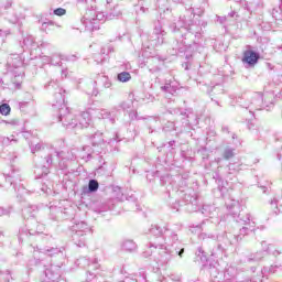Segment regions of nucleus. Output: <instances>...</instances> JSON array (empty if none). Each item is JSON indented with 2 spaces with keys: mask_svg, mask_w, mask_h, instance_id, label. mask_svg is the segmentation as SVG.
I'll return each mask as SVG.
<instances>
[{
  "mask_svg": "<svg viewBox=\"0 0 282 282\" xmlns=\"http://www.w3.org/2000/svg\"><path fill=\"white\" fill-rule=\"evenodd\" d=\"M163 129H164V131H169V129H166V127H164Z\"/></svg>",
  "mask_w": 282,
  "mask_h": 282,
  "instance_id": "nucleus-55",
  "label": "nucleus"
},
{
  "mask_svg": "<svg viewBox=\"0 0 282 282\" xmlns=\"http://www.w3.org/2000/svg\"><path fill=\"white\" fill-rule=\"evenodd\" d=\"M31 153H36L43 149V144L36 143L34 145L30 144Z\"/></svg>",
  "mask_w": 282,
  "mask_h": 282,
  "instance_id": "nucleus-34",
  "label": "nucleus"
},
{
  "mask_svg": "<svg viewBox=\"0 0 282 282\" xmlns=\"http://www.w3.org/2000/svg\"><path fill=\"white\" fill-rule=\"evenodd\" d=\"M261 55L252 50V46L247 45L246 50L242 53V63L247 67H254L259 63Z\"/></svg>",
  "mask_w": 282,
  "mask_h": 282,
  "instance_id": "nucleus-6",
  "label": "nucleus"
},
{
  "mask_svg": "<svg viewBox=\"0 0 282 282\" xmlns=\"http://www.w3.org/2000/svg\"><path fill=\"white\" fill-rule=\"evenodd\" d=\"M109 52H113V46H108Z\"/></svg>",
  "mask_w": 282,
  "mask_h": 282,
  "instance_id": "nucleus-52",
  "label": "nucleus"
},
{
  "mask_svg": "<svg viewBox=\"0 0 282 282\" xmlns=\"http://www.w3.org/2000/svg\"><path fill=\"white\" fill-rule=\"evenodd\" d=\"M9 182H10V184H12V181L9 180Z\"/></svg>",
  "mask_w": 282,
  "mask_h": 282,
  "instance_id": "nucleus-61",
  "label": "nucleus"
},
{
  "mask_svg": "<svg viewBox=\"0 0 282 282\" xmlns=\"http://www.w3.org/2000/svg\"><path fill=\"white\" fill-rule=\"evenodd\" d=\"M121 108L127 109V102H122Z\"/></svg>",
  "mask_w": 282,
  "mask_h": 282,
  "instance_id": "nucleus-49",
  "label": "nucleus"
},
{
  "mask_svg": "<svg viewBox=\"0 0 282 282\" xmlns=\"http://www.w3.org/2000/svg\"><path fill=\"white\" fill-rule=\"evenodd\" d=\"M152 248L155 249V247H151V242H149L148 245V249H145L142 253V257H144V259H149V257H151V254H153V250Z\"/></svg>",
  "mask_w": 282,
  "mask_h": 282,
  "instance_id": "nucleus-31",
  "label": "nucleus"
},
{
  "mask_svg": "<svg viewBox=\"0 0 282 282\" xmlns=\"http://www.w3.org/2000/svg\"><path fill=\"white\" fill-rule=\"evenodd\" d=\"M272 102H268L267 98H263V94L256 93L251 99V109L261 111V109H268Z\"/></svg>",
  "mask_w": 282,
  "mask_h": 282,
  "instance_id": "nucleus-8",
  "label": "nucleus"
},
{
  "mask_svg": "<svg viewBox=\"0 0 282 282\" xmlns=\"http://www.w3.org/2000/svg\"><path fill=\"white\" fill-rule=\"evenodd\" d=\"M0 14H2L9 23L17 24L19 21V15H17V12L12 9V0H0Z\"/></svg>",
  "mask_w": 282,
  "mask_h": 282,
  "instance_id": "nucleus-5",
  "label": "nucleus"
},
{
  "mask_svg": "<svg viewBox=\"0 0 282 282\" xmlns=\"http://www.w3.org/2000/svg\"><path fill=\"white\" fill-rule=\"evenodd\" d=\"M99 186L100 185L98 184V181L90 180L88 183V193H96V191H98Z\"/></svg>",
  "mask_w": 282,
  "mask_h": 282,
  "instance_id": "nucleus-25",
  "label": "nucleus"
},
{
  "mask_svg": "<svg viewBox=\"0 0 282 282\" xmlns=\"http://www.w3.org/2000/svg\"><path fill=\"white\" fill-rule=\"evenodd\" d=\"M94 116H96V118H99V120H110V122H116V119L111 118V112L101 109V110H94L93 111Z\"/></svg>",
  "mask_w": 282,
  "mask_h": 282,
  "instance_id": "nucleus-15",
  "label": "nucleus"
},
{
  "mask_svg": "<svg viewBox=\"0 0 282 282\" xmlns=\"http://www.w3.org/2000/svg\"><path fill=\"white\" fill-rule=\"evenodd\" d=\"M93 265H95L96 269L99 268V264H98V260H97V259H95V260L93 261Z\"/></svg>",
  "mask_w": 282,
  "mask_h": 282,
  "instance_id": "nucleus-47",
  "label": "nucleus"
},
{
  "mask_svg": "<svg viewBox=\"0 0 282 282\" xmlns=\"http://www.w3.org/2000/svg\"><path fill=\"white\" fill-rule=\"evenodd\" d=\"M8 64L11 65V67H21L23 65V62H21V57L19 55H14V58L9 57Z\"/></svg>",
  "mask_w": 282,
  "mask_h": 282,
  "instance_id": "nucleus-20",
  "label": "nucleus"
},
{
  "mask_svg": "<svg viewBox=\"0 0 282 282\" xmlns=\"http://www.w3.org/2000/svg\"><path fill=\"white\" fill-rule=\"evenodd\" d=\"M118 80L120 83H129V80H131V74L129 72L119 73Z\"/></svg>",
  "mask_w": 282,
  "mask_h": 282,
  "instance_id": "nucleus-24",
  "label": "nucleus"
},
{
  "mask_svg": "<svg viewBox=\"0 0 282 282\" xmlns=\"http://www.w3.org/2000/svg\"><path fill=\"white\" fill-rule=\"evenodd\" d=\"M164 34H166V32L162 30V26L156 25L154 28V35L152 36L151 45H154V46L162 45V43H164Z\"/></svg>",
  "mask_w": 282,
  "mask_h": 282,
  "instance_id": "nucleus-11",
  "label": "nucleus"
},
{
  "mask_svg": "<svg viewBox=\"0 0 282 282\" xmlns=\"http://www.w3.org/2000/svg\"><path fill=\"white\" fill-rule=\"evenodd\" d=\"M62 77L63 78H67V69H63L62 70Z\"/></svg>",
  "mask_w": 282,
  "mask_h": 282,
  "instance_id": "nucleus-46",
  "label": "nucleus"
},
{
  "mask_svg": "<svg viewBox=\"0 0 282 282\" xmlns=\"http://www.w3.org/2000/svg\"><path fill=\"white\" fill-rule=\"evenodd\" d=\"M120 14H122L120 8L118 6H115L113 9H110V12L107 13L106 19H109V21H111L112 19H118Z\"/></svg>",
  "mask_w": 282,
  "mask_h": 282,
  "instance_id": "nucleus-19",
  "label": "nucleus"
},
{
  "mask_svg": "<svg viewBox=\"0 0 282 282\" xmlns=\"http://www.w3.org/2000/svg\"><path fill=\"white\" fill-rule=\"evenodd\" d=\"M25 213H30V208L24 209L23 215H25Z\"/></svg>",
  "mask_w": 282,
  "mask_h": 282,
  "instance_id": "nucleus-50",
  "label": "nucleus"
},
{
  "mask_svg": "<svg viewBox=\"0 0 282 282\" xmlns=\"http://www.w3.org/2000/svg\"><path fill=\"white\" fill-rule=\"evenodd\" d=\"M77 265H79V268H89V265H91V262L89 261V259L84 257L77 259Z\"/></svg>",
  "mask_w": 282,
  "mask_h": 282,
  "instance_id": "nucleus-26",
  "label": "nucleus"
},
{
  "mask_svg": "<svg viewBox=\"0 0 282 282\" xmlns=\"http://www.w3.org/2000/svg\"><path fill=\"white\" fill-rule=\"evenodd\" d=\"M184 200H185L187 204H197V196L191 195V194L186 193V194L184 195Z\"/></svg>",
  "mask_w": 282,
  "mask_h": 282,
  "instance_id": "nucleus-30",
  "label": "nucleus"
},
{
  "mask_svg": "<svg viewBox=\"0 0 282 282\" xmlns=\"http://www.w3.org/2000/svg\"><path fill=\"white\" fill-rule=\"evenodd\" d=\"M17 87H21V84H17Z\"/></svg>",
  "mask_w": 282,
  "mask_h": 282,
  "instance_id": "nucleus-57",
  "label": "nucleus"
},
{
  "mask_svg": "<svg viewBox=\"0 0 282 282\" xmlns=\"http://www.w3.org/2000/svg\"><path fill=\"white\" fill-rule=\"evenodd\" d=\"M95 96H98V93H93Z\"/></svg>",
  "mask_w": 282,
  "mask_h": 282,
  "instance_id": "nucleus-58",
  "label": "nucleus"
},
{
  "mask_svg": "<svg viewBox=\"0 0 282 282\" xmlns=\"http://www.w3.org/2000/svg\"><path fill=\"white\" fill-rule=\"evenodd\" d=\"M256 261H259V258H256Z\"/></svg>",
  "mask_w": 282,
  "mask_h": 282,
  "instance_id": "nucleus-60",
  "label": "nucleus"
},
{
  "mask_svg": "<svg viewBox=\"0 0 282 282\" xmlns=\"http://www.w3.org/2000/svg\"><path fill=\"white\" fill-rule=\"evenodd\" d=\"M91 115H94V109L89 108L87 111L82 112L77 119V126L82 127V129L87 128L91 124Z\"/></svg>",
  "mask_w": 282,
  "mask_h": 282,
  "instance_id": "nucleus-10",
  "label": "nucleus"
},
{
  "mask_svg": "<svg viewBox=\"0 0 282 282\" xmlns=\"http://www.w3.org/2000/svg\"><path fill=\"white\" fill-rule=\"evenodd\" d=\"M167 127H170V129H173V131L175 130V123L173 122H167Z\"/></svg>",
  "mask_w": 282,
  "mask_h": 282,
  "instance_id": "nucleus-45",
  "label": "nucleus"
},
{
  "mask_svg": "<svg viewBox=\"0 0 282 282\" xmlns=\"http://www.w3.org/2000/svg\"><path fill=\"white\" fill-rule=\"evenodd\" d=\"M141 10L144 12V7H141Z\"/></svg>",
  "mask_w": 282,
  "mask_h": 282,
  "instance_id": "nucleus-56",
  "label": "nucleus"
},
{
  "mask_svg": "<svg viewBox=\"0 0 282 282\" xmlns=\"http://www.w3.org/2000/svg\"><path fill=\"white\" fill-rule=\"evenodd\" d=\"M161 90L164 91L165 94H175V87L171 86V84H165L164 86L161 87Z\"/></svg>",
  "mask_w": 282,
  "mask_h": 282,
  "instance_id": "nucleus-29",
  "label": "nucleus"
},
{
  "mask_svg": "<svg viewBox=\"0 0 282 282\" xmlns=\"http://www.w3.org/2000/svg\"><path fill=\"white\" fill-rule=\"evenodd\" d=\"M268 252H272L274 256L281 254V251H279V250H274V251H273V250H272V246L268 248Z\"/></svg>",
  "mask_w": 282,
  "mask_h": 282,
  "instance_id": "nucleus-42",
  "label": "nucleus"
},
{
  "mask_svg": "<svg viewBox=\"0 0 282 282\" xmlns=\"http://www.w3.org/2000/svg\"><path fill=\"white\" fill-rule=\"evenodd\" d=\"M104 87L105 89L111 88V80H109L107 77H104Z\"/></svg>",
  "mask_w": 282,
  "mask_h": 282,
  "instance_id": "nucleus-38",
  "label": "nucleus"
},
{
  "mask_svg": "<svg viewBox=\"0 0 282 282\" xmlns=\"http://www.w3.org/2000/svg\"><path fill=\"white\" fill-rule=\"evenodd\" d=\"M55 154L58 160H62V162H69V160H74L75 158L74 153L70 151H56Z\"/></svg>",
  "mask_w": 282,
  "mask_h": 282,
  "instance_id": "nucleus-16",
  "label": "nucleus"
},
{
  "mask_svg": "<svg viewBox=\"0 0 282 282\" xmlns=\"http://www.w3.org/2000/svg\"><path fill=\"white\" fill-rule=\"evenodd\" d=\"M196 257L205 263V261H208V252L204 251V248L199 247L196 251Z\"/></svg>",
  "mask_w": 282,
  "mask_h": 282,
  "instance_id": "nucleus-22",
  "label": "nucleus"
},
{
  "mask_svg": "<svg viewBox=\"0 0 282 282\" xmlns=\"http://www.w3.org/2000/svg\"><path fill=\"white\" fill-rule=\"evenodd\" d=\"M55 98L57 99L56 104H53L54 109L58 111V122H62L64 127H70V129H74L78 126V119L74 117L69 112V108H67V105H65V97L62 93L55 94Z\"/></svg>",
  "mask_w": 282,
  "mask_h": 282,
  "instance_id": "nucleus-2",
  "label": "nucleus"
},
{
  "mask_svg": "<svg viewBox=\"0 0 282 282\" xmlns=\"http://www.w3.org/2000/svg\"><path fill=\"white\" fill-rule=\"evenodd\" d=\"M63 250H65L64 248H47V249H44L43 253L44 254H47L48 257H54L55 254H61V252H63Z\"/></svg>",
  "mask_w": 282,
  "mask_h": 282,
  "instance_id": "nucleus-21",
  "label": "nucleus"
},
{
  "mask_svg": "<svg viewBox=\"0 0 282 282\" xmlns=\"http://www.w3.org/2000/svg\"><path fill=\"white\" fill-rule=\"evenodd\" d=\"M99 276H100V274H97V275H96V279H98Z\"/></svg>",
  "mask_w": 282,
  "mask_h": 282,
  "instance_id": "nucleus-59",
  "label": "nucleus"
},
{
  "mask_svg": "<svg viewBox=\"0 0 282 282\" xmlns=\"http://www.w3.org/2000/svg\"><path fill=\"white\" fill-rule=\"evenodd\" d=\"M187 31L189 34H195V36H199V34H202V26L197 24H192L188 26Z\"/></svg>",
  "mask_w": 282,
  "mask_h": 282,
  "instance_id": "nucleus-23",
  "label": "nucleus"
},
{
  "mask_svg": "<svg viewBox=\"0 0 282 282\" xmlns=\"http://www.w3.org/2000/svg\"><path fill=\"white\" fill-rule=\"evenodd\" d=\"M134 118H135V120H147L145 124L149 127L150 133H153V129H151V127H153V124H155L158 122V120H155V118L150 117L147 119V118L138 117V112H134Z\"/></svg>",
  "mask_w": 282,
  "mask_h": 282,
  "instance_id": "nucleus-18",
  "label": "nucleus"
},
{
  "mask_svg": "<svg viewBox=\"0 0 282 282\" xmlns=\"http://www.w3.org/2000/svg\"><path fill=\"white\" fill-rule=\"evenodd\" d=\"M53 12L56 17H65V14H67V10L64 8H57Z\"/></svg>",
  "mask_w": 282,
  "mask_h": 282,
  "instance_id": "nucleus-33",
  "label": "nucleus"
},
{
  "mask_svg": "<svg viewBox=\"0 0 282 282\" xmlns=\"http://www.w3.org/2000/svg\"><path fill=\"white\" fill-rule=\"evenodd\" d=\"M178 52H186V42H181L176 47Z\"/></svg>",
  "mask_w": 282,
  "mask_h": 282,
  "instance_id": "nucleus-37",
  "label": "nucleus"
},
{
  "mask_svg": "<svg viewBox=\"0 0 282 282\" xmlns=\"http://www.w3.org/2000/svg\"><path fill=\"white\" fill-rule=\"evenodd\" d=\"M13 141H14V139L10 140V138H8V137L0 138V142H2V144H4V145H8V144H10V142H13Z\"/></svg>",
  "mask_w": 282,
  "mask_h": 282,
  "instance_id": "nucleus-36",
  "label": "nucleus"
},
{
  "mask_svg": "<svg viewBox=\"0 0 282 282\" xmlns=\"http://www.w3.org/2000/svg\"><path fill=\"white\" fill-rule=\"evenodd\" d=\"M150 234L153 235V237L150 238V248L159 250L161 263H169L173 257H177V254L178 257H182L184 254V248H181L180 250L177 248H173V245L177 243L178 239L175 231L167 227L163 230L162 227L152 225Z\"/></svg>",
  "mask_w": 282,
  "mask_h": 282,
  "instance_id": "nucleus-1",
  "label": "nucleus"
},
{
  "mask_svg": "<svg viewBox=\"0 0 282 282\" xmlns=\"http://www.w3.org/2000/svg\"><path fill=\"white\" fill-rule=\"evenodd\" d=\"M56 58H58V56L54 55L53 57H51V63L52 65H61V61H56Z\"/></svg>",
  "mask_w": 282,
  "mask_h": 282,
  "instance_id": "nucleus-39",
  "label": "nucleus"
},
{
  "mask_svg": "<svg viewBox=\"0 0 282 282\" xmlns=\"http://www.w3.org/2000/svg\"><path fill=\"white\" fill-rule=\"evenodd\" d=\"M112 2H113V0H107V8H111Z\"/></svg>",
  "mask_w": 282,
  "mask_h": 282,
  "instance_id": "nucleus-48",
  "label": "nucleus"
},
{
  "mask_svg": "<svg viewBox=\"0 0 282 282\" xmlns=\"http://www.w3.org/2000/svg\"><path fill=\"white\" fill-rule=\"evenodd\" d=\"M36 231L29 229V234L34 235Z\"/></svg>",
  "mask_w": 282,
  "mask_h": 282,
  "instance_id": "nucleus-51",
  "label": "nucleus"
},
{
  "mask_svg": "<svg viewBox=\"0 0 282 282\" xmlns=\"http://www.w3.org/2000/svg\"><path fill=\"white\" fill-rule=\"evenodd\" d=\"M162 1H163V3L165 2V0H159V1H158L159 8H160V3H162Z\"/></svg>",
  "mask_w": 282,
  "mask_h": 282,
  "instance_id": "nucleus-53",
  "label": "nucleus"
},
{
  "mask_svg": "<svg viewBox=\"0 0 282 282\" xmlns=\"http://www.w3.org/2000/svg\"><path fill=\"white\" fill-rule=\"evenodd\" d=\"M162 65V61L158 57H151L148 62V69L151 74H155V72H160V66Z\"/></svg>",
  "mask_w": 282,
  "mask_h": 282,
  "instance_id": "nucleus-13",
  "label": "nucleus"
},
{
  "mask_svg": "<svg viewBox=\"0 0 282 282\" xmlns=\"http://www.w3.org/2000/svg\"><path fill=\"white\" fill-rule=\"evenodd\" d=\"M54 164V159L52 154H48L44 159L43 165H37V169H42V175H47L50 173V169H52V165Z\"/></svg>",
  "mask_w": 282,
  "mask_h": 282,
  "instance_id": "nucleus-12",
  "label": "nucleus"
},
{
  "mask_svg": "<svg viewBox=\"0 0 282 282\" xmlns=\"http://www.w3.org/2000/svg\"><path fill=\"white\" fill-rule=\"evenodd\" d=\"M72 232L73 243H75L77 248H85L87 246L86 237L89 235V232H91L89 225H87L85 221L76 223L72 227Z\"/></svg>",
  "mask_w": 282,
  "mask_h": 282,
  "instance_id": "nucleus-3",
  "label": "nucleus"
},
{
  "mask_svg": "<svg viewBox=\"0 0 282 282\" xmlns=\"http://www.w3.org/2000/svg\"><path fill=\"white\" fill-rule=\"evenodd\" d=\"M23 45L26 48L32 47V45H34V36L28 35L26 37H24Z\"/></svg>",
  "mask_w": 282,
  "mask_h": 282,
  "instance_id": "nucleus-28",
  "label": "nucleus"
},
{
  "mask_svg": "<svg viewBox=\"0 0 282 282\" xmlns=\"http://www.w3.org/2000/svg\"><path fill=\"white\" fill-rule=\"evenodd\" d=\"M7 31H3V30H0V43H3V39H6V35H7Z\"/></svg>",
  "mask_w": 282,
  "mask_h": 282,
  "instance_id": "nucleus-41",
  "label": "nucleus"
},
{
  "mask_svg": "<svg viewBox=\"0 0 282 282\" xmlns=\"http://www.w3.org/2000/svg\"><path fill=\"white\" fill-rule=\"evenodd\" d=\"M221 131L223 133H230L227 126H223Z\"/></svg>",
  "mask_w": 282,
  "mask_h": 282,
  "instance_id": "nucleus-44",
  "label": "nucleus"
},
{
  "mask_svg": "<svg viewBox=\"0 0 282 282\" xmlns=\"http://www.w3.org/2000/svg\"><path fill=\"white\" fill-rule=\"evenodd\" d=\"M270 205L272 206L275 215L279 213V200L276 198H273L270 203Z\"/></svg>",
  "mask_w": 282,
  "mask_h": 282,
  "instance_id": "nucleus-35",
  "label": "nucleus"
},
{
  "mask_svg": "<svg viewBox=\"0 0 282 282\" xmlns=\"http://www.w3.org/2000/svg\"><path fill=\"white\" fill-rule=\"evenodd\" d=\"M240 221L243 223L242 228L239 231V235L236 236L237 241H241L246 235H250V232H254V229L257 228V224L250 219V214H247L246 219L240 218Z\"/></svg>",
  "mask_w": 282,
  "mask_h": 282,
  "instance_id": "nucleus-7",
  "label": "nucleus"
},
{
  "mask_svg": "<svg viewBox=\"0 0 282 282\" xmlns=\"http://www.w3.org/2000/svg\"><path fill=\"white\" fill-rule=\"evenodd\" d=\"M223 158L225 160H230L231 158H235V150L231 148H227L224 151Z\"/></svg>",
  "mask_w": 282,
  "mask_h": 282,
  "instance_id": "nucleus-27",
  "label": "nucleus"
},
{
  "mask_svg": "<svg viewBox=\"0 0 282 282\" xmlns=\"http://www.w3.org/2000/svg\"><path fill=\"white\" fill-rule=\"evenodd\" d=\"M0 113H1L2 116H8V113H10V105H8V104H2V105L0 106Z\"/></svg>",
  "mask_w": 282,
  "mask_h": 282,
  "instance_id": "nucleus-32",
  "label": "nucleus"
},
{
  "mask_svg": "<svg viewBox=\"0 0 282 282\" xmlns=\"http://www.w3.org/2000/svg\"><path fill=\"white\" fill-rule=\"evenodd\" d=\"M47 25H54L53 21H47L42 23V30H47Z\"/></svg>",
  "mask_w": 282,
  "mask_h": 282,
  "instance_id": "nucleus-40",
  "label": "nucleus"
},
{
  "mask_svg": "<svg viewBox=\"0 0 282 282\" xmlns=\"http://www.w3.org/2000/svg\"><path fill=\"white\" fill-rule=\"evenodd\" d=\"M102 19H105V15L102 13H99L96 15V18H93L91 20H86L84 23L87 30H98L96 23H98V21H102Z\"/></svg>",
  "mask_w": 282,
  "mask_h": 282,
  "instance_id": "nucleus-14",
  "label": "nucleus"
},
{
  "mask_svg": "<svg viewBox=\"0 0 282 282\" xmlns=\"http://www.w3.org/2000/svg\"><path fill=\"white\" fill-rule=\"evenodd\" d=\"M44 274L46 276V282H56L58 279H61V265L52 264L50 269H46L44 271Z\"/></svg>",
  "mask_w": 282,
  "mask_h": 282,
  "instance_id": "nucleus-9",
  "label": "nucleus"
},
{
  "mask_svg": "<svg viewBox=\"0 0 282 282\" xmlns=\"http://www.w3.org/2000/svg\"><path fill=\"white\" fill-rule=\"evenodd\" d=\"M121 248L124 252H135V250H138V245H135L133 240H124L121 243Z\"/></svg>",
  "mask_w": 282,
  "mask_h": 282,
  "instance_id": "nucleus-17",
  "label": "nucleus"
},
{
  "mask_svg": "<svg viewBox=\"0 0 282 282\" xmlns=\"http://www.w3.org/2000/svg\"><path fill=\"white\" fill-rule=\"evenodd\" d=\"M230 17H235V12H231V13H230Z\"/></svg>",
  "mask_w": 282,
  "mask_h": 282,
  "instance_id": "nucleus-54",
  "label": "nucleus"
},
{
  "mask_svg": "<svg viewBox=\"0 0 282 282\" xmlns=\"http://www.w3.org/2000/svg\"><path fill=\"white\" fill-rule=\"evenodd\" d=\"M199 239L205 240L204 246H205V248H207L210 257H214L215 259H219V257H224V247H221V245L217 243V240H215V238L206 239V235L202 234L199 236Z\"/></svg>",
  "mask_w": 282,
  "mask_h": 282,
  "instance_id": "nucleus-4",
  "label": "nucleus"
},
{
  "mask_svg": "<svg viewBox=\"0 0 282 282\" xmlns=\"http://www.w3.org/2000/svg\"><path fill=\"white\" fill-rule=\"evenodd\" d=\"M213 208H215V207H210V206L206 205L203 207V210H204L203 213H208V210H213Z\"/></svg>",
  "mask_w": 282,
  "mask_h": 282,
  "instance_id": "nucleus-43",
  "label": "nucleus"
}]
</instances>
